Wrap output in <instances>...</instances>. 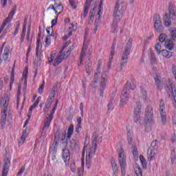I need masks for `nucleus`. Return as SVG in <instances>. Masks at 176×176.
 Wrapping results in <instances>:
<instances>
[{
    "instance_id": "f257e3e1",
    "label": "nucleus",
    "mask_w": 176,
    "mask_h": 176,
    "mask_svg": "<svg viewBox=\"0 0 176 176\" xmlns=\"http://www.w3.org/2000/svg\"><path fill=\"white\" fill-rule=\"evenodd\" d=\"M71 43V41H67L64 45L62 50L60 51L59 54L56 57V52L52 51L50 54V57L48 58V63L50 64H53L54 67H57V65H60L61 63H63V60L64 58H67L68 56L71 54V52L72 51V49L69 48L67 51L65 52L64 55L63 54V52L65 51V49L69 46Z\"/></svg>"
},
{
    "instance_id": "f03ea898",
    "label": "nucleus",
    "mask_w": 176,
    "mask_h": 176,
    "mask_svg": "<svg viewBox=\"0 0 176 176\" xmlns=\"http://www.w3.org/2000/svg\"><path fill=\"white\" fill-rule=\"evenodd\" d=\"M124 12H126V10L124 9V7H123V4H116V7L113 12L114 21L111 25V32L113 34H116V32H118V23H119V21L123 19V16H124Z\"/></svg>"
},
{
    "instance_id": "7ed1b4c3",
    "label": "nucleus",
    "mask_w": 176,
    "mask_h": 176,
    "mask_svg": "<svg viewBox=\"0 0 176 176\" xmlns=\"http://www.w3.org/2000/svg\"><path fill=\"white\" fill-rule=\"evenodd\" d=\"M168 13H166L163 16L165 27H170L171 21H175L176 19L175 6L170 4L168 8Z\"/></svg>"
},
{
    "instance_id": "20e7f679",
    "label": "nucleus",
    "mask_w": 176,
    "mask_h": 176,
    "mask_svg": "<svg viewBox=\"0 0 176 176\" xmlns=\"http://www.w3.org/2000/svg\"><path fill=\"white\" fill-rule=\"evenodd\" d=\"M133 44V38H129L126 43L125 50H124L120 63V69H123L127 65V61H129V56H130V52L131 50V45Z\"/></svg>"
},
{
    "instance_id": "39448f33",
    "label": "nucleus",
    "mask_w": 176,
    "mask_h": 176,
    "mask_svg": "<svg viewBox=\"0 0 176 176\" xmlns=\"http://www.w3.org/2000/svg\"><path fill=\"white\" fill-rule=\"evenodd\" d=\"M144 122L146 130H148L149 127H152V126L155 124V120H153V108L152 106H147L146 108Z\"/></svg>"
},
{
    "instance_id": "423d86ee",
    "label": "nucleus",
    "mask_w": 176,
    "mask_h": 176,
    "mask_svg": "<svg viewBox=\"0 0 176 176\" xmlns=\"http://www.w3.org/2000/svg\"><path fill=\"white\" fill-rule=\"evenodd\" d=\"M118 162L121 168L122 175L123 176L126 175V168L127 167V164L126 163V155H124V149L121 148L118 150Z\"/></svg>"
},
{
    "instance_id": "0eeeda50",
    "label": "nucleus",
    "mask_w": 176,
    "mask_h": 176,
    "mask_svg": "<svg viewBox=\"0 0 176 176\" xmlns=\"http://www.w3.org/2000/svg\"><path fill=\"white\" fill-rule=\"evenodd\" d=\"M130 98H131V91L130 89L124 87L121 92L120 101V105H126Z\"/></svg>"
},
{
    "instance_id": "6e6552de",
    "label": "nucleus",
    "mask_w": 176,
    "mask_h": 176,
    "mask_svg": "<svg viewBox=\"0 0 176 176\" xmlns=\"http://www.w3.org/2000/svg\"><path fill=\"white\" fill-rule=\"evenodd\" d=\"M17 9V5H14L12 10L9 12L8 16L3 21L1 28H0V34L2 33V31L5 29L7 24H9L12 20H13V16L16 14V10Z\"/></svg>"
},
{
    "instance_id": "1a4fd4ad",
    "label": "nucleus",
    "mask_w": 176,
    "mask_h": 176,
    "mask_svg": "<svg viewBox=\"0 0 176 176\" xmlns=\"http://www.w3.org/2000/svg\"><path fill=\"white\" fill-rule=\"evenodd\" d=\"M153 21L154 23V28L157 32H163V31H164V28L162 23V18L159 14H154Z\"/></svg>"
},
{
    "instance_id": "9d476101",
    "label": "nucleus",
    "mask_w": 176,
    "mask_h": 176,
    "mask_svg": "<svg viewBox=\"0 0 176 176\" xmlns=\"http://www.w3.org/2000/svg\"><path fill=\"white\" fill-rule=\"evenodd\" d=\"M92 148L87 151V160H91V157H94L96 152H97V137L93 136Z\"/></svg>"
},
{
    "instance_id": "9b49d317",
    "label": "nucleus",
    "mask_w": 176,
    "mask_h": 176,
    "mask_svg": "<svg viewBox=\"0 0 176 176\" xmlns=\"http://www.w3.org/2000/svg\"><path fill=\"white\" fill-rule=\"evenodd\" d=\"M160 113L161 116V122L163 126H166L167 123V114L166 113V106L164 105V100H160Z\"/></svg>"
},
{
    "instance_id": "f8f14e48",
    "label": "nucleus",
    "mask_w": 176,
    "mask_h": 176,
    "mask_svg": "<svg viewBox=\"0 0 176 176\" xmlns=\"http://www.w3.org/2000/svg\"><path fill=\"white\" fill-rule=\"evenodd\" d=\"M74 124H70L69 128L67 129V132L65 134H63L61 139L62 144H68V142H71V138L72 135H74Z\"/></svg>"
},
{
    "instance_id": "ddd939ff",
    "label": "nucleus",
    "mask_w": 176,
    "mask_h": 176,
    "mask_svg": "<svg viewBox=\"0 0 176 176\" xmlns=\"http://www.w3.org/2000/svg\"><path fill=\"white\" fill-rule=\"evenodd\" d=\"M47 10H54L56 16H58L63 13V10H64V6H63V3L59 2H56L54 5L51 4L47 9Z\"/></svg>"
},
{
    "instance_id": "4468645a",
    "label": "nucleus",
    "mask_w": 176,
    "mask_h": 176,
    "mask_svg": "<svg viewBox=\"0 0 176 176\" xmlns=\"http://www.w3.org/2000/svg\"><path fill=\"white\" fill-rule=\"evenodd\" d=\"M101 68V62H98V68L96 69L97 72L94 75V81L91 84V87L94 89H96L97 87V85H98V82H100V77L98 76L100 75L101 72L100 71V69Z\"/></svg>"
},
{
    "instance_id": "2eb2a0df",
    "label": "nucleus",
    "mask_w": 176,
    "mask_h": 176,
    "mask_svg": "<svg viewBox=\"0 0 176 176\" xmlns=\"http://www.w3.org/2000/svg\"><path fill=\"white\" fill-rule=\"evenodd\" d=\"M87 47H88L87 44H86V43H84L82 47L81 53L80 55V61L78 63V67H80L82 64H83V58L86 57V52H87Z\"/></svg>"
},
{
    "instance_id": "dca6fc26",
    "label": "nucleus",
    "mask_w": 176,
    "mask_h": 176,
    "mask_svg": "<svg viewBox=\"0 0 176 176\" xmlns=\"http://www.w3.org/2000/svg\"><path fill=\"white\" fill-rule=\"evenodd\" d=\"M105 87H107V78L102 76L99 89V94L100 97H104V90H105Z\"/></svg>"
},
{
    "instance_id": "f3484780",
    "label": "nucleus",
    "mask_w": 176,
    "mask_h": 176,
    "mask_svg": "<svg viewBox=\"0 0 176 176\" xmlns=\"http://www.w3.org/2000/svg\"><path fill=\"white\" fill-rule=\"evenodd\" d=\"M9 101H10V97L9 95L6 94L3 98V109L1 112H8V107H9Z\"/></svg>"
},
{
    "instance_id": "a211bd4d",
    "label": "nucleus",
    "mask_w": 176,
    "mask_h": 176,
    "mask_svg": "<svg viewBox=\"0 0 176 176\" xmlns=\"http://www.w3.org/2000/svg\"><path fill=\"white\" fill-rule=\"evenodd\" d=\"M156 149H155V148L153 147H150L148 149L147 151V160L148 162H151V160H152V159H154L155 156H156Z\"/></svg>"
},
{
    "instance_id": "6ab92c4d",
    "label": "nucleus",
    "mask_w": 176,
    "mask_h": 176,
    "mask_svg": "<svg viewBox=\"0 0 176 176\" xmlns=\"http://www.w3.org/2000/svg\"><path fill=\"white\" fill-rule=\"evenodd\" d=\"M3 52V59L6 61L8 58H9V54H10V47L9 45H7L5 47V45L3 46V49L1 50V53Z\"/></svg>"
},
{
    "instance_id": "aec40b11",
    "label": "nucleus",
    "mask_w": 176,
    "mask_h": 176,
    "mask_svg": "<svg viewBox=\"0 0 176 176\" xmlns=\"http://www.w3.org/2000/svg\"><path fill=\"white\" fill-rule=\"evenodd\" d=\"M63 159L66 164L68 166V163H69V160L71 159V156L69 155V150L65 148L63 151Z\"/></svg>"
},
{
    "instance_id": "412c9836",
    "label": "nucleus",
    "mask_w": 176,
    "mask_h": 176,
    "mask_svg": "<svg viewBox=\"0 0 176 176\" xmlns=\"http://www.w3.org/2000/svg\"><path fill=\"white\" fill-rule=\"evenodd\" d=\"M41 100H42V98L41 96H38L33 105H32L29 109V112L28 113V116H31L32 115V111H34V109L38 107L39 102H41Z\"/></svg>"
},
{
    "instance_id": "4be33fe9",
    "label": "nucleus",
    "mask_w": 176,
    "mask_h": 176,
    "mask_svg": "<svg viewBox=\"0 0 176 176\" xmlns=\"http://www.w3.org/2000/svg\"><path fill=\"white\" fill-rule=\"evenodd\" d=\"M15 69H16V63H14L13 67L12 68V71H11L10 80V90H12V87H13V84L14 83Z\"/></svg>"
},
{
    "instance_id": "5701e85b",
    "label": "nucleus",
    "mask_w": 176,
    "mask_h": 176,
    "mask_svg": "<svg viewBox=\"0 0 176 176\" xmlns=\"http://www.w3.org/2000/svg\"><path fill=\"white\" fill-rule=\"evenodd\" d=\"M54 98H56V97L54 96V94H50L47 99V102H45V107L47 108H50V107H52V104H53Z\"/></svg>"
},
{
    "instance_id": "b1692460",
    "label": "nucleus",
    "mask_w": 176,
    "mask_h": 176,
    "mask_svg": "<svg viewBox=\"0 0 176 176\" xmlns=\"http://www.w3.org/2000/svg\"><path fill=\"white\" fill-rule=\"evenodd\" d=\"M82 129L83 128L82 127V118L78 117L77 118V124L75 127L76 133H78L79 134V133L82 131Z\"/></svg>"
},
{
    "instance_id": "393cba45",
    "label": "nucleus",
    "mask_w": 176,
    "mask_h": 176,
    "mask_svg": "<svg viewBox=\"0 0 176 176\" xmlns=\"http://www.w3.org/2000/svg\"><path fill=\"white\" fill-rule=\"evenodd\" d=\"M149 55H148V59L150 60L151 64H156L157 63V59H156V56H155V52H153V50L152 49H149Z\"/></svg>"
},
{
    "instance_id": "a878e982",
    "label": "nucleus",
    "mask_w": 176,
    "mask_h": 176,
    "mask_svg": "<svg viewBox=\"0 0 176 176\" xmlns=\"http://www.w3.org/2000/svg\"><path fill=\"white\" fill-rule=\"evenodd\" d=\"M21 80H24V85L27 86V82L28 80V67H25L23 69Z\"/></svg>"
},
{
    "instance_id": "bb28decb",
    "label": "nucleus",
    "mask_w": 176,
    "mask_h": 176,
    "mask_svg": "<svg viewBox=\"0 0 176 176\" xmlns=\"http://www.w3.org/2000/svg\"><path fill=\"white\" fill-rule=\"evenodd\" d=\"M165 58H171L174 56V52L167 51L166 50H162L161 54Z\"/></svg>"
},
{
    "instance_id": "cd10ccee",
    "label": "nucleus",
    "mask_w": 176,
    "mask_h": 176,
    "mask_svg": "<svg viewBox=\"0 0 176 176\" xmlns=\"http://www.w3.org/2000/svg\"><path fill=\"white\" fill-rule=\"evenodd\" d=\"M52 120H50V118H49V117L47 116V118H46L45 121L44 122L43 133H46V130H47V129H49V127L50 126V123H52Z\"/></svg>"
},
{
    "instance_id": "c85d7f7f",
    "label": "nucleus",
    "mask_w": 176,
    "mask_h": 176,
    "mask_svg": "<svg viewBox=\"0 0 176 176\" xmlns=\"http://www.w3.org/2000/svg\"><path fill=\"white\" fill-rule=\"evenodd\" d=\"M140 98L142 100H146L148 98V92H146V90L142 86L140 87Z\"/></svg>"
},
{
    "instance_id": "c756f323",
    "label": "nucleus",
    "mask_w": 176,
    "mask_h": 176,
    "mask_svg": "<svg viewBox=\"0 0 176 176\" xmlns=\"http://www.w3.org/2000/svg\"><path fill=\"white\" fill-rule=\"evenodd\" d=\"M115 47H116V44L113 43V45L111 47V51L110 52L109 59V65L112 64V60H113V56L115 55Z\"/></svg>"
},
{
    "instance_id": "7c9ffc66",
    "label": "nucleus",
    "mask_w": 176,
    "mask_h": 176,
    "mask_svg": "<svg viewBox=\"0 0 176 176\" xmlns=\"http://www.w3.org/2000/svg\"><path fill=\"white\" fill-rule=\"evenodd\" d=\"M169 36L173 39V41H176V28H171L168 30Z\"/></svg>"
},
{
    "instance_id": "2f4dec72",
    "label": "nucleus",
    "mask_w": 176,
    "mask_h": 176,
    "mask_svg": "<svg viewBox=\"0 0 176 176\" xmlns=\"http://www.w3.org/2000/svg\"><path fill=\"white\" fill-rule=\"evenodd\" d=\"M165 46L166 47V49H168V50H174V43H173V41L171 40H167L165 42Z\"/></svg>"
},
{
    "instance_id": "473e14b6",
    "label": "nucleus",
    "mask_w": 176,
    "mask_h": 176,
    "mask_svg": "<svg viewBox=\"0 0 176 176\" xmlns=\"http://www.w3.org/2000/svg\"><path fill=\"white\" fill-rule=\"evenodd\" d=\"M8 117V114L6 111H1V124L2 127L6 124V118Z\"/></svg>"
},
{
    "instance_id": "72a5a7b5",
    "label": "nucleus",
    "mask_w": 176,
    "mask_h": 176,
    "mask_svg": "<svg viewBox=\"0 0 176 176\" xmlns=\"http://www.w3.org/2000/svg\"><path fill=\"white\" fill-rule=\"evenodd\" d=\"M85 71L87 76L91 75V63L89 62L85 63Z\"/></svg>"
},
{
    "instance_id": "f704fd0d",
    "label": "nucleus",
    "mask_w": 176,
    "mask_h": 176,
    "mask_svg": "<svg viewBox=\"0 0 176 176\" xmlns=\"http://www.w3.org/2000/svg\"><path fill=\"white\" fill-rule=\"evenodd\" d=\"M41 48V38L38 37L36 38V56L38 57L39 56V49Z\"/></svg>"
},
{
    "instance_id": "c9c22d12",
    "label": "nucleus",
    "mask_w": 176,
    "mask_h": 176,
    "mask_svg": "<svg viewBox=\"0 0 176 176\" xmlns=\"http://www.w3.org/2000/svg\"><path fill=\"white\" fill-rule=\"evenodd\" d=\"M58 104V100H56L55 103V106L52 109V111L50 115L47 116L48 119H50V120H53V117L54 116V113L56 112V109H57V105Z\"/></svg>"
},
{
    "instance_id": "e433bc0d",
    "label": "nucleus",
    "mask_w": 176,
    "mask_h": 176,
    "mask_svg": "<svg viewBox=\"0 0 176 176\" xmlns=\"http://www.w3.org/2000/svg\"><path fill=\"white\" fill-rule=\"evenodd\" d=\"M124 87H127L129 90H134L135 89H137V85L135 82H127Z\"/></svg>"
},
{
    "instance_id": "4c0bfd02",
    "label": "nucleus",
    "mask_w": 176,
    "mask_h": 176,
    "mask_svg": "<svg viewBox=\"0 0 176 176\" xmlns=\"http://www.w3.org/2000/svg\"><path fill=\"white\" fill-rule=\"evenodd\" d=\"M142 108V105L141 102H137L135 106L134 113H140L141 114V109Z\"/></svg>"
},
{
    "instance_id": "58836bf2",
    "label": "nucleus",
    "mask_w": 176,
    "mask_h": 176,
    "mask_svg": "<svg viewBox=\"0 0 176 176\" xmlns=\"http://www.w3.org/2000/svg\"><path fill=\"white\" fill-rule=\"evenodd\" d=\"M8 2L9 5L13 4V0H1V4L3 9H5V8H6V6H8Z\"/></svg>"
},
{
    "instance_id": "ea45409f",
    "label": "nucleus",
    "mask_w": 176,
    "mask_h": 176,
    "mask_svg": "<svg viewBox=\"0 0 176 176\" xmlns=\"http://www.w3.org/2000/svg\"><path fill=\"white\" fill-rule=\"evenodd\" d=\"M89 9H90V4H88L87 2H86L84 6V14L82 15L83 19L87 16V14L89 13Z\"/></svg>"
},
{
    "instance_id": "a19ab883",
    "label": "nucleus",
    "mask_w": 176,
    "mask_h": 176,
    "mask_svg": "<svg viewBox=\"0 0 176 176\" xmlns=\"http://www.w3.org/2000/svg\"><path fill=\"white\" fill-rule=\"evenodd\" d=\"M111 167H112L114 175H118V164L115 161L111 162Z\"/></svg>"
},
{
    "instance_id": "79ce46f5",
    "label": "nucleus",
    "mask_w": 176,
    "mask_h": 176,
    "mask_svg": "<svg viewBox=\"0 0 176 176\" xmlns=\"http://www.w3.org/2000/svg\"><path fill=\"white\" fill-rule=\"evenodd\" d=\"M155 85L157 86V87L160 89L162 90V81L160 80V79H159V77L157 76L156 77H155Z\"/></svg>"
},
{
    "instance_id": "37998d69",
    "label": "nucleus",
    "mask_w": 176,
    "mask_h": 176,
    "mask_svg": "<svg viewBox=\"0 0 176 176\" xmlns=\"http://www.w3.org/2000/svg\"><path fill=\"white\" fill-rule=\"evenodd\" d=\"M175 150H172L171 151V154H170V163L171 164H175Z\"/></svg>"
},
{
    "instance_id": "c03bdc74",
    "label": "nucleus",
    "mask_w": 176,
    "mask_h": 176,
    "mask_svg": "<svg viewBox=\"0 0 176 176\" xmlns=\"http://www.w3.org/2000/svg\"><path fill=\"white\" fill-rule=\"evenodd\" d=\"M9 172V165L6 164L3 166L2 176H8V173Z\"/></svg>"
},
{
    "instance_id": "a18cd8bd",
    "label": "nucleus",
    "mask_w": 176,
    "mask_h": 176,
    "mask_svg": "<svg viewBox=\"0 0 176 176\" xmlns=\"http://www.w3.org/2000/svg\"><path fill=\"white\" fill-rule=\"evenodd\" d=\"M45 47H49V46L52 45V38H50V36H47L45 38Z\"/></svg>"
},
{
    "instance_id": "49530a36",
    "label": "nucleus",
    "mask_w": 176,
    "mask_h": 176,
    "mask_svg": "<svg viewBox=\"0 0 176 176\" xmlns=\"http://www.w3.org/2000/svg\"><path fill=\"white\" fill-rule=\"evenodd\" d=\"M140 162L142 163L143 168H146V160H145V157H144V155H140Z\"/></svg>"
},
{
    "instance_id": "de8ad7c7",
    "label": "nucleus",
    "mask_w": 176,
    "mask_h": 176,
    "mask_svg": "<svg viewBox=\"0 0 176 176\" xmlns=\"http://www.w3.org/2000/svg\"><path fill=\"white\" fill-rule=\"evenodd\" d=\"M155 49L157 52V54H160L162 53V45H160V43H157L155 44Z\"/></svg>"
},
{
    "instance_id": "09e8293b",
    "label": "nucleus",
    "mask_w": 176,
    "mask_h": 176,
    "mask_svg": "<svg viewBox=\"0 0 176 176\" xmlns=\"http://www.w3.org/2000/svg\"><path fill=\"white\" fill-rule=\"evenodd\" d=\"M127 141L129 145H131V144H133V135H131V133H130V131L127 132Z\"/></svg>"
},
{
    "instance_id": "8fccbe9b",
    "label": "nucleus",
    "mask_w": 176,
    "mask_h": 176,
    "mask_svg": "<svg viewBox=\"0 0 176 176\" xmlns=\"http://www.w3.org/2000/svg\"><path fill=\"white\" fill-rule=\"evenodd\" d=\"M166 39H167V35L166 34H161L159 37V41L161 43L166 42Z\"/></svg>"
},
{
    "instance_id": "3c124183",
    "label": "nucleus",
    "mask_w": 176,
    "mask_h": 176,
    "mask_svg": "<svg viewBox=\"0 0 176 176\" xmlns=\"http://www.w3.org/2000/svg\"><path fill=\"white\" fill-rule=\"evenodd\" d=\"M46 32H47V34L48 35H50V36H54V32L53 31V27L52 26L47 28Z\"/></svg>"
},
{
    "instance_id": "603ef678",
    "label": "nucleus",
    "mask_w": 176,
    "mask_h": 176,
    "mask_svg": "<svg viewBox=\"0 0 176 176\" xmlns=\"http://www.w3.org/2000/svg\"><path fill=\"white\" fill-rule=\"evenodd\" d=\"M78 28L77 23H73L69 24V30H70L72 32L76 31Z\"/></svg>"
},
{
    "instance_id": "864d4df0",
    "label": "nucleus",
    "mask_w": 176,
    "mask_h": 176,
    "mask_svg": "<svg viewBox=\"0 0 176 176\" xmlns=\"http://www.w3.org/2000/svg\"><path fill=\"white\" fill-rule=\"evenodd\" d=\"M133 119L135 123H138L141 119V114L134 113Z\"/></svg>"
},
{
    "instance_id": "5fc2aeb1",
    "label": "nucleus",
    "mask_w": 176,
    "mask_h": 176,
    "mask_svg": "<svg viewBox=\"0 0 176 176\" xmlns=\"http://www.w3.org/2000/svg\"><path fill=\"white\" fill-rule=\"evenodd\" d=\"M133 155L134 159H138V149L135 146H133Z\"/></svg>"
},
{
    "instance_id": "6e6d98bb",
    "label": "nucleus",
    "mask_w": 176,
    "mask_h": 176,
    "mask_svg": "<svg viewBox=\"0 0 176 176\" xmlns=\"http://www.w3.org/2000/svg\"><path fill=\"white\" fill-rule=\"evenodd\" d=\"M26 138H27V131H23L22 133V135L21 137V142L22 144H24V141H25Z\"/></svg>"
},
{
    "instance_id": "4d7b16f0",
    "label": "nucleus",
    "mask_w": 176,
    "mask_h": 176,
    "mask_svg": "<svg viewBox=\"0 0 176 176\" xmlns=\"http://www.w3.org/2000/svg\"><path fill=\"white\" fill-rule=\"evenodd\" d=\"M27 32V29H23L22 30V33L21 35V42L23 43L24 42V39H25V34Z\"/></svg>"
},
{
    "instance_id": "13d9d810",
    "label": "nucleus",
    "mask_w": 176,
    "mask_h": 176,
    "mask_svg": "<svg viewBox=\"0 0 176 176\" xmlns=\"http://www.w3.org/2000/svg\"><path fill=\"white\" fill-rule=\"evenodd\" d=\"M135 173L136 176H142V169L140 167L135 168Z\"/></svg>"
},
{
    "instance_id": "bf43d9fd",
    "label": "nucleus",
    "mask_w": 176,
    "mask_h": 176,
    "mask_svg": "<svg viewBox=\"0 0 176 176\" xmlns=\"http://www.w3.org/2000/svg\"><path fill=\"white\" fill-rule=\"evenodd\" d=\"M9 166L10 164V160H9V153H6V158L4 159V166Z\"/></svg>"
},
{
    "instance_id": "052dcab7",
    "label": "nucleus",
    "mask_w": 176,
    "mask_h": 176,
    "mask_svg": "<svg viewBox=\"0 0 176 176\" xmlns=\"http://www.w3.org/2000/svg\"><path fill=\"white\" fill-rule=\"evenodd\" d=\"M103 12H104V8L100 4L99 5V10L98 12V16L99 19H101V15L102 14Z\"/></svg>"
},
{
    "instance_id": "680f3d73",
    "label": "nucleus",
    "mask_w": 176,
    "mask_h": 176,
    "mask_svg": "<svg viewBox=\"0 0 176 176\" xmlns=\"http://www.w3.org/2000/svg\"><path fill=\"white\" fill-rule=\"evenodd\" d=\"M72 35V31H69L67 34H65L63 37V41H67L71 36Z\"/></svg>"
},
{
    "instance_id": "e2e57ef3",
    "label": "nucleus",
    "mask_w": 176,
    "mask_h": 176,
    "mask_svg": "<svg viewBox=\"0 0 176 176\" xmlns=\"http://www.w3.org/2000/svg\"><path fill=\"white\" fill-rule=\"evenodd\" d=\"M43 89H45V81L43 82L42 85L38 88L39 94H42V93H43Z\"/></svg>"
},
{
    "instance_id": "0e129e2a",
    "label": "nucleus",
    "mask_w": 176,
    "mask_h": 176,
    "mask_svg": "<svg viewBox=\"0 0 176 176\" xmlns=\"http://www.w3.org/2000/svg\"><path fill=\"white\" fill-rule=\"evenodd\" d=\"M112 105H113V100L110 99L107 104L108 111H112Z\"/></svg>"
},
{
    "instance_id": "69168bd1",
    "label": "nucleus",
    "mask_w": 176,
    "mask_h": 176,
    "mask_svg": "<svg viewBox=\"0 0 176 176\" xmlns=\"http://www.w3.org/2000/svg\"><path fill=\"white\" fill-rule=\"evenodd\" d=\"M70 168L73 173H76V167L75 166V162L71 164Z\"/></svg>"
},
{
    "instance_id": "338daca9",
    "label": "nucleus",
    "mask_w": 176,
    "mask_h": 176,
    "mask_svg": "<svg viewBox=\"0 0 176 176\" xmlns=\"http://www.w3.org/2000/svg\"><path fill=\"white\" fill-rule=\"evenodd\" d=\"M58 19V16H56V17L52 21V22H51L52 26L51 27H54V25H56V24H57Z\"/></svg>"
},
{
    "instance_id": "774afa93",
    "label": "nucleus",
    "mask_w": 176,
    "mask_h": 176,
    "mask_svg": "<svg viewBox=\"0 0 176 176\" xmlns=\"http://www.w3.org/2000/svg\"><path fill=\"white\" fill-rule=\"evenodd\" d=\"M69 5H71L73 9H76V5L75 4V1H74V0H69Z\"/></svg>"
}]
</instances>
